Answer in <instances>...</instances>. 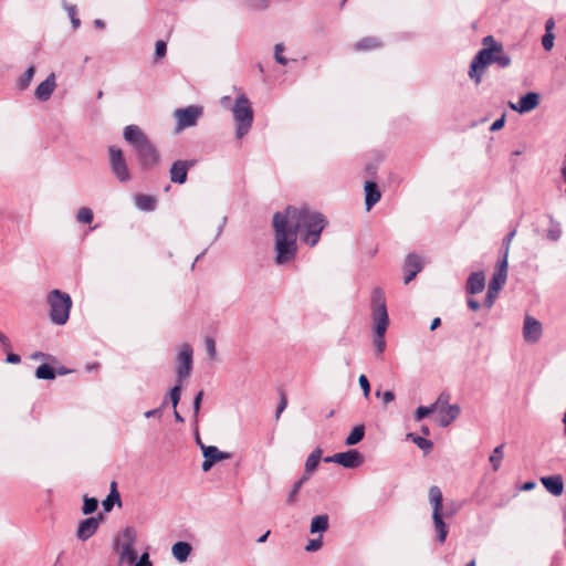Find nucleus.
<instances>
[{"label": "nucleus", "instance_id": "obj_8", "mask_svg": "<svg viewBox=\"0 0 566 566\" xmlns=\"http://www.w3.org/2000/svg\"><path fill=\"white\" fill-rule=\"evenodd\" d=\"M507 265L509 264L506 261V255H504L502 260L499 262L497 270L493 274L492 280L489 283L488 293L484 300V305L488 308H491L493 306L494 301L499 295V292L506 282Z\"/></svg>", "mask_w": 566, "mask_h": 566}, {"label": "nucleus", "instance_id": "obj_55", "mask_svg": "<svg viewBox=\"0 0 566 566\" xmlns=\"http://www.w3.org/2000/svg\"><path fill=\"white\" fill-rule=\"evenodd\" d=\"M202 397H203V392L202 391H199L195 399H193V412L195 415L197 416L199 410H200V406H201V401H202Z\"/></svg>", "mask_w": 566, "mask_h": 566}, {"label": "nucleus", "instance_id": "obj_15", "mask_svg": "<svg viewBox=\"0 0 566 566\" xmlns=\"http://www.w3.org/2000/svg\"><path fill=\"white\" fill-rule=\"evenodd\" d=\"M539 94L536 92H528L520 97L517 103H510L511 109L521 114L528 113L536 108L539 104Z\"/></svg>", "mask_w": 566, "mask_h": 566}, {"label": "nucleus", "instance_id": "obj_54", "mask_svg": "<svg viewBox=\"0 0 566 566\" xmlns=\"http://www.w3.org/2000/svg\"><path fill=\"white\" fill-rule=\"evenodd\" d=\"M504 124H505V115L503 114L500 118H497L496 120L493 122V124L490 127V130H492V132L500 130L501 128H503Z\"/></svg>", "mask_w": 566, "mask_h": 566}, {"label": "nucleus", "instance_id": "obj_50", "mask_svg": "<svg viewBox=\"0 0 566 566\" xmlns=\"http://www.w3.org/2000/svg\"><path fill=\"white\" fill-rule=\"evenodd\" d=\"M287 406V399H286V396L284 392H281L280 395V401H279V405H277V408H276V415H275V418L279 419L281 413L284 411V409L286 408Z\"/></svg>", "mask_w": 566, "mask_h": 566}, {"label": "nucleus", "instance_id": "obj_44", "mask_svg": "<svg viewBox=\"0 0 566 566\" xmlns=\"http://www.w3.org/2000/svg\"><path fill=\"white\" fill-rule=\"evenodd\" d=\"M284 45L282 43H277L274 46V57L275 61L282 65L287 64V60L283 56Z\"/></svg>", "mask_w": 566, "mask_h": 566}, {"label": "nucleus", "instance_id": "obj_58", "mask_svg": "<svg viewBox=\"0 0 566 566\" xmlns=\"http://www.w3.org/2000/svg\"><path fill=\"white\" fill-rule=\"evenodd\" d=\"M394 399H395V395H394V392H392V391L387 390V391H385V392L382 394V402H384L385 405H387V403L391 402Z\"/></svg>", "mask_w": 566, "mask_h": 566}, {"label": "nucleus", "instance_id": "obj_45", "mask_svg": "<svg viewBox=\"0 0 566 566\" xmlns=\"http://www.w3.org/2000/svg\"><path fill=\"white\" fill-rule=\"evenodd\" d=\"M323 545V538L322 535L317 538L310 539L307 545L305 546L306 552H316L318 551Z\"/></svg>", "mask_w": 566, "mask_h": 566}, {"label": "nucleus", "instance_id": "obj_39", "mask_svg": "<svg viewBox=\"0 0 566 566\" xmlns=\"http://www.w3.org/2000/svg\"><path fill=\"white\" fill-rule=\"evenodd\" d=\"M307 481V475H303L295 484L293 485L292 490L290 491L287 495V503L292 504L295 502L296 496L303 486V484Z\"/></svg>", "mask_w": 566, "mask_h": 566}, {"label": "nucleus", "instance_id": "obj_35", "mask_svg": "<svg viewBox=\"0 0 566 566\" xmlns=\"http://www.w3.org/2000/svg\"><path fill=\"white\" fill-rule=\"evenodd\" d=\"M34 74H35V67L33 65L29 66L27 69V71L24 72V74L18 80L19 90H21V91L27 90L30 86Z\"/></svg>", "mask_w": 566, "mask_h": 566}, {"label": "nucleus", "instance_id": "obj_1", "mask_svg": "<svg viewBox=\"0 0 566 566\" xmlns=\"http://www.w3.org/2000/svg\"><path fill=\"white\" fill-rule=\"evenodd\" d=\"M325 217L306 207L289 206L284 211L273 216L275 263L279 265L293 261L297 253V235L314 247L326 227Z\"/></svg>", "mask_w": 566, "mask_h": 566}, {"label": "nucleus", "instance_id": "obj_38", "mask_svg": "<svg viewBox=\"0 0 566 566\" xmlns=\"http://www.w3.org/2000/svg\"><path fill=\"white\" fill-rule=\"evenodd\" d=\"M408 438H410L417 447H419L421 450H423L426 452H428L432 449V446H433L432 442L426 438L416 436L413 433H409Z\"/></svg>", "mask_w": 566, "mask_h": 566}, {"label": "nucleus", "instance_id": "obj_19", "mask_svg": "<svg viewBox=\"0 0 566 566\" xmlns=\"http://www.w3.org/2000/svg\"><path fill=\"white\" fill-rule=\"evenodd\" d=\"M447 402L448 400L446 402L440 403L441 408L439 410V423L441 427H448L452 421H454L459 417L461 412L460 407L458 405H448Z\"/></svg>", "mask_w": 566, "mask_h": 566}, {"label": "nucleus", "instance_id": "obj_5", "mask_svg": "<svg viewBox=\"0 0 566 566\" xmlns=\"http://www.w3.org/2000/svg\"><path fill=\"white\" fill-rule=\"evenodd\" d=\"M231 112L235 123V137L241 139L250 132L254 117L251 102L243 93L235 97Z\"/></svg>", "mask_w": 566, "mask_h": 566}, {"label": "nucleus", "instance_id": "obj_31", "mask_svg": "<svg viewBox=\"0 0 566 566\" xmlns=\"http://www.w3.org/2000/svg\"><path fill=\"white\" fill-rule=\"evenodd\" d=\"M116 551L119 554V560L122 563H127V564L132 565L137 559V553H136L134 546H120V547H116Z\"/></svg>", "mask_w": 566, "mask_h": 566}, {"label": "nucleus", "instance_id": "obj_14", "mask_svg": "<svg viewBox=\"0 0 566 566\" xmlns=\"http://www.w3.org/2000/svg\"><path fill=\"white\" fill-rule=\"evenodd\" d=\"M542 332V323L538 319L527 315L523 325L524 340L530 344H535L539 340Z\"/></svg>", "mask_w": 566, "mask_h": 566}, {"label": "nucleus", "instance_id": "obj_9", "mask_svg": "<svg viewBox=\"0 0 566 566\" xmlns=\"http://www.w3.org/2000/svg\"><path fill=\"white\" fill-rule=\"evenodd\" d=\"M202 114L203 108L197 105L175 109L174 117L176 118V130L181 132L188 127L196 126Z\"/></svg>", "mask_w": 566, "mask_h": 566}, {"label": "nucleus", "instance_id": "obj_63", "mask_svg": "<svg viewBox=\"0 0 566 566\" xmlns=\"http://www.w3.org/2000/svg\"><path fill=\"white\" fill-rule=\"evenodd\" d=\"M441 324V319L439 317H436L432 322H431V325H430V329L431 331H434L436 328H438V326H440Z\"/></svg>", "mask_w": 566, "mask_h": 566}, {"label": "nucleus", "instance_id": "obj_60", "mask_svg": "<svg viewBox=\"0 0 566 566\" xmlns=\"http://www.w3.org/2000/svg\"><path fill=\"white\" fill-rule=\"evenodd\" d=\"M555 27V21L553 18L548 19L545 23V30H546V33H553V29Z\"/></svg>", "mask_w": 566, "mask_h": 566}, {"label": "nucleus", "instance_id": "obj_24", "mask_svg": "<svg viewBox=\"0 0 566 566\" xmlns=\"http://www.w3.org/2000/svg\"><path fill=\"white\" fill-rule=\"evenodd\" d=\"M192 551V547L187 542H177L171 547L172 556L179 562L184 563L188 559L190 553Z\"/></svg>", "mask_w": 566, "mask_h": 566}, {"label": "nucleus", "instance_id": "obj_37", "mask_svg": "<svg viewBox=\"0 0 566 566\" xmlns=\"http://www.w3.org/2000/svg\"><path fill=\"white\" fill-rule=\"evenodd\" d=\"M244 6L252 11H264L270 6V0H244Z\"/></svg>", "mask_w": 566, "mask_h": 566}, {"label": "nucleus", "instance_id": "obj_59", "mask_svg": "<svg viewBox=\"0 0 566 566\" xmlns=\"http://www.w3.org/2000/svg\"><path fill=\"white\" fill-rule=\"evenodd\" d=\"M213 464L214 463L209 458H205V460L201 464L202 471L208 472L212 468Z\"/></svg>", "mask_w": 566, "mask_h": 566}, {"label": "nucleus", "instance_id": "obj_57", "mask_svg": "<svg viewBox=\"0 0 566 566\" xmlns=\"http://www.w3.org/2000/svg\"><path fill=\"white\" fill-rule=\"evenodd\" d=\"M6 360H7V363H9V364H19V363L21 361V358H20V356H19V355H17V354L9 353V354L7 355V359H6Z\"/></svg>", "mask_w": 566, "mask_h": 566}, {"label": "nucleus", "instance_id": "obj_22", "mask_svg": "<svg viewBox=\"0 0 566 566\" xmlns=\"http://www.w3.org/2000/svg\"><path fill=\"white\" fill-rule=\"evenodd\" d=\"M485 277L483 272H473L467 282V292L469 294H478L484 290Z\"/></svg>", "mask_w": 566, "mask_h": 566}, {"label": "nucleus", "instance_id": "obj_25", "mask_svg": "<svg viewBox=\"0 0 566 566\" xmlns=\"http://www.w3.org/2000/svg\"><path fill=\"white\" fill-rule=\"evenodd\" d=\"M117 503L118 506L122 505L120 495L117 491V484L115 481L111 483V492L107 497L102 502L103 510L105 512H111L114 504Z\"/></svg>", "mask_w": 566, "mask_h": 566}, {"label": "nucleus", "instance_id": "obj_3", "mask_svg": "<svg viewBox=\"0 0 566 566\" xmlns=\"http://www.w3.org/2000/svg\"><path fill=\"white\" fill-rule=\"evenodd\" d=\"M482 44L483 49L473 57L469 70V76L475 84L481 83L484 71L491 63H495L502 69L511 64V57L504 52L503 45L496 42L492 35L485 36Z\"/></svg>", "mask_w": 566, "mask_h": 566}, {"label": "nucleus", "instance_id": "obj_18", "mask_svg": "<svg viewBox=\"0 0 566 566\" xmlns=\"http://www.w3.org/2000/svg\"><path fill=\"white\" fill-rule=\"evenodd\" d=\"M56 87L55 74L51 73L43 82H41L34 92L35 97L39 101H48Z\"/></svg>", "mask_w": 566, "mask_h": 566}, {"label": "nucleus", "instance_id": "obj_13", "mask_svg": "<svg viewBox=\"0 0 566 566\" xmlns=\"http://www.w3.org/2000/svg\"><path fill=\"white\" fill-rule=\"evenodd\" d=\"M196 164V159L176 160L172 163L169 170L170 180L178 185L185 184L189 169L192 168Z\"/></svg>", "mask_w": 566, "mask_h": 566}, {"label": "nucleus", "instance_id": "obj_27", "mask_svg": "<svg viewBox=\"0 0 566 566\" xmlns=\"http://www.w3.org/2000/svg\"><path fill=\"white\" fill-rule=\"evenodd\" d=\"M156 198L149 195L135 196V206L142 211H154L156 208Z\"/></svg>", "mask_w": 566, "mask_h": 566}, {"label": "nucleus", "instance_id": "obj_34", "mask_svg": "<svg viewBox=\"0 0 566 566\" xmlns=\"http://www.w3.org/2000/svg\"><path fill=\"white\" fill-rule=\"evenodd\" d=\"M503 449L504 444L497 446L489 458L493 471H497L501 467L502 460L504 458Z\"/></svg>", "mask_w": 566, "mask_h": 566}, {"label": "nucleus", "instance_id": "obj_2", "mask_svg": "<svg viewBox=\"0 0 566 566\" xmlns=\"http://www.w3.org/2000/svg\"><path fill=\"white\" fill-rule=\"evenodd\" d=\"M123 137L136 153L137 163L143 170H151L159 166L160 151L139 126L127 125Z\"/></svg>", "mask_w": 566, "mask_h": 566}, {"label": "nucleus", "instance_id": "obj_21", "mask_svg": "<svg viewBox=\"0 0 566 566\" xmlns=\"http://www.w3.org/2000/svg\"><path fill=\"white\" fill-rule=\"evenodd\" d=\"M380 191L375 181H367L365 185V205L369 211L380 200Z\"/></svg>", "mask_w": 566, "mask_h": 566}, {"label": "nucleus", "instance_id": "obj_16", "mask_svg": "<svg viewBox=\"0 0 566 566\" xmlns=\"http://www.w3.org/2000/svg\"><path fill=\"white\" fill-rule=\"evenodd\" d=\"M98 525V517H87L81 521L76 530V537L83 542L87 541L97 532Z\"/></svg>", "mask_w": 566, "mask_h": 566}, {"label": "nucleus", "instance_id": "obj_7", "mask_svg": "<svg viewBox=\"0 0 566 566\" xmlns=\"http://www.w3.org/2000/svg\"><path fill=\"white\" fill-rule=\"evenodd\" d=\"M442 493L439 486L432 485L429 489V502L432 505V523L436 533V541L440 544L446 542L449 527L443 521L442 514Z\"/></svg>", "mask_w": 566, "mask_h": 566}, {"label": "nucleus", "instance_id": "obj_36", "mask_svg": "<svg viewBox=\"0 0 566 566\" xmlns=\"http://www.w3.org/2000/svg\"><path fill=\"white\" fill-rule=\"evenodd\" d=\"M35 377L38 379H48V380H52L55 378V371L54 369L48 365V364H42L40 365L36 370H35Z\"/></svg>", "mask_w": 566, "mask_h": 566}, {"label": "nucleus", "instance_id": "obj_33", "mask_svg": "<svg viewBox=\"0 0 566 566\" xmlns=\"http://www.w3.org/2000/svg\"><path fill=\"white\" fill-rule=\"evenodd\" d=\"M380 46V41L374 36H367L355 43L354 50L356 51H365L371 50Z\"/></svg>", "mask_w": 566, "mask_h": 566}, {"label": "nucleus", "instance_id": "obj_61", "mask_svg": "<svg viewBox=\"0 0 566 566\" xmlns=\"http://www.w3.org/2000/svg\"><path fill=\"white\" fill-rule=\"evenodd\" d=\"M0 343L3 345V347L6 349L10 348V346H11L9 338L1 332H0Z\"/></svg>", "mask_w": 566, "mask_h": 566}, {"label": "nucleus", "instance_id": "obj_29", "mask_svg": "<svg viewBox=\"0 0 566 566\" xmlns=\"http://www.w3.org/2000/svg\"><path fill=\"white\" fill-rule=\"evenodd\" d=\"M328 530V515L321 514L312 518L310 531L314 533H323Z\"/></svg>", "mask_w": 566, "mask_h": 566}, {"label": "nucleus", "instance_id": "obj_17", "mask_svg": "<svg viewBox=\"0 0 566 566\" xmlns=\"http://www.w3.org/2000/svg\"><path fill=\"white\" fill-rule=\"evenodd\" d=\"M422 270L421 259L416 254L407 255L403 264V282L406 284L410 283L416 275Z\"/></svg>", "mask_w": 566, "mask_h": 566}, {"label": "nucleus", "instance_id": "obj_62", "mask_svg": "<svg viewBox=\"0 0 566 566\" xmlns=\"http://www.w3.org/2000/svg\"><path fill=\"white\" fill-rule=\"evenodd\" d=\"M468 306L472 310V311H478L480 308V303L473 298H469L468 300Z\"/></svg>", "mask_w": 566, "mask_h": 566}, {"label": "nucleus", "instance_id": "obj_23", "mask_svg": "<svg viewBox=\"0 0 566 566\" xmlns=\"http://www.w3.org/2000/svg\"><path fill=\"white\" fill-rule=\"evenodd\" d=\"M201 450H202L203 458H209L213 463L223 461V460H228L232 457L231 453L220 451L214 446L201 444Z\"/></svg>", "mask_w": 566, "mask_h": 566}, {"label": "nucleus", "instance_id": "obj_53", "mask_svg": "<svg viewBox=\"0 0 566 566\" xmlns=\"http://www.w3.org/2000/svg\"><path fill=\"white\" fill-rule=\"evenodd\" d=\"M562 235V230L559 229V227H555V228H552L547 231V239L552 240V241H557Z\"/></svg>", "mask_w": 566, "mask_h": 566}, {"label": "nucleus", "instance_id": "obj_20", "mask_svg": "<svg viewBox=\"0 0 566 566\" xmlns=\"http://www.w3.org/2000/svg\"><path fill=\"white\" fill-rule=\"evenodd\" d=\"M541 482L551 494L555 496L562 495L564 491V482L560 475L543 476Z\"/></svg>", "mask_w": 566, "mask_h": 566}, {"label": "nucleus", "instance_id": "obj_10", "mask_svg": "<svg viewBox=\"0 0 566 566\" xmlns=\"http://www.w3.org/2000/svg\"><path fill=\"white\" fill-rule=\"evenodd\" d=\"M109 166L113 175L119 182L130 180V172L122 149L116 146L108 147Z\"/></svg>", "mask_w": 566, "mask_h": 566}, {"label": "nucleus", "instance_id": "obj_43", "mask_svg": "<svg viewBox=\"0 0 566 566\" xmlns=\"http://www.w3.org/2000/svg\"><path fill=\"white\" fill-rule=\"evenodd\" d=\"M67 14L71 19L72 25L74 29H77L81 24L80 19L76 17V7L74 4L65 6Z\"/></svg>", "mask_w": 566, "mask_h": 566}, {"label": "nucleus", "instance_id": "obj_64", "mask_svg": "<svg viewBox=\"0 0 566 566\" xmlns=\"http://www.w3.org/2000/svg\"><path fill=\"white\" fill-rule=\"evenodd\" d=\"M94 24H95V27H96V28H98V29H103V28L105 27L104 21H103V20H101V19H96V20L94 21Z\"/></svg>", "mask_w": 566, "mask_h": 566}, {"label": "nucleus", "instance_id": "obj_12", "mask_svg": "<svg viewBox=\"0 0 566 566\" xmlns=\"http://www.w3.org/2000/svg\"><path fill=\"white\" fill-rule=\"evenodd\" d=\"M365 461L364 455L355 450H348L345 452L335 453L331 457L324 458L326 463H337L346 469H354L360 467Z\"/></svg>", "mask_w": 566, "mask_h": 566}, {"label": "nucleus", "instance_id": "obj_49", "mask_svg": "<svg viewBox=\"0 0 566 566\" xmlns=\"http://www.w3.org/2000/svg\"><path fill=\"white\" fill-rule=\"evenodd\" d=\"M206 349H207V353L209 355V357L211 359H214L216 356H217V350H216V343L212 338L208 337L206 339Z\"/></svg>", "mask_w": 566, "mask_h": 566}, {"label": "nucleus", "instance_id": "obj_52", "mask_svg": "<svg viewBox=\"0 0 566 566\" xmlns=\"http://www.w3.org/2000/svg\"><path fill=\"white\" fill-rule=\"evenodd\" d=\"M167 405V400H164L161 406L159 408H156V409H151V410H148L144 413V416L146 418H151V417H161V412H163V409L166 407Z\"/></svg>", "mask_w": 566, "mask_h": 566}, {"label": "nucleus", "instance_id": "obj_4", "mask_svg": "<svg viewBox=\"0 0 566 566\" xmlns=\"http://www.w3.org/2000/svg\"><path fill=\"white\" fill-rule=\"evenodd\" d=\"M371 310L375 323L374 345L378 354L384 353L386 348L385 333L387 331L389 318L387 313L385 294L380 289H375L371 294Z\"/></svg>", "mask_w": 566, "mask_h": 566}, {"label": "nucleus", "instance_id": "obj_28", "mask_svg": "<svg viewBox=\"0 0 566 566\" xmlns=\"http://www.w3.org/2000/svg\"><path fill=\"white\" fill-rule=\"evenodd\" d=\"M136 531L132 526H127L122 531V534L116 542V547L120 546H134L136 542Z\"/></svg>", "mask_w": 566, "mask_h": 566}, {"label": "nucleus", "instance_id": "obj_42", "mask_svg": "<svg viewBox=\"0 0 566 566\" xmlns=\"http://www.w3.org/2000/svg\"><path fill=\"white\" fill-rule=\"evenodd\" d=\"M180 395H181V386L180 384L176 385L175 387H172L169 391V399L171 401V405L174 407V409L177 408V405L180 400Z\"/></svg>", "mask_w": 566, "mask_h": 566}, {"label": "nucleus", "instance_id": "obj_32", "mask_svg": "<svg viewBox=\"0 0 566 566\" xmlns=\"http://www.w3.org/2000/svg\"><path fill=\"white\" fill-rule=\"evenodd\" d=\"M365 437V427L364 424L355 426L350 433L345 439L346 446H355L359 443Z\"/></svg>", "mask_w": 566, "mask_h": 566}, {"label": "nucleus", "instance_id": "obj_47", "mask_svg": "<svg viewBox=\"0 0 566 566\" xmlns=\"http://www.w3.org/2000/svg\"><path fill=\"white\" fill-rule=\"evenodd\" d=\"M554 34L553 33H545L542 38V45L545 51H551L554 46Z\"/></svg>", "mask_w": 566, "mask_h": 566}, {"label": "nucleus", "instance_id": "obj_40", "mask_svg": "<svg viewBox=\"0 0 566 566\" xmlns=\"http://www.w3.org/2000/svg\"><path fill=\"white\" fill-rule=\"evenodd\" d=\"M93 211L90 208L83 207L80 208L76 213V220L80 223H91L93 221Z\"/></svg>", "mask_w": 566, "mask_h": 566}, {"label": "nucleus", "instance_id": "obj_48", "mask_svg": "<svg viewBox=\"0 0 566 566\" xmlns=\"http://www.w3.org/2000/svg\"><path fill=\"white\" fill-rule=\"evenodd\" d=\"M515 234H516V230L514 229V230L510 231L506 234V237L503 239V243H502V247L504 249L503 256L509 255L510 245H511V242H512L513 238L515 237Z\"/></svg>", "mask_w": 566, "mask_h": 566}, {"label": "nucleus", "instance_id": "obj_46", "mask_svg": "<svg viewBox=\"0 0 566 566\" xmlns=\"http://www.w3.org/2000/svg\"><path fill=\"white\" fill-rule=\"evenodd\" d=\"M167 53V44L163 40H158L155 44L156 59H163Z\"/></svg>", "mask_w": 566, "mask_h": 566}, {"label": "nucleus", "instance_id": "obj_6", "mask_svg": "<svg viewBox=\"0 0 566 566\" xmlns=\"http://www.w3.org/2000/svg\"><path fill=\"white\" fill-rule=\"evenodd\" d=\"M46 302L51 322L55 325L66 324L73 304L71 296L66 292L54 289L48 293Z\"/></svg>", "mask_w": 566, "mask_h": 566}, {"label": "nucleus", "instance_id": "obj_51", "mask_svg": "<svg viewBox=\"0 0 566 566\" xmlns=\"http://www.w3.org/2000/svg\"><path fill=\"white\" fill-rule=\"evenodd\" d=\"M358 382L364 391V396L366 398H368L369 396V392H370V385H369V381L367 379V377L365 375H360L359 376V379H358Z\"/></svg>", "mask_w": 566, "mask_h": 566}, {"label": "nucleus", "instance_id": "obj_26", "mask_svg": "<svg viewBox=\"0 0 566 566\" xmlns=\"http://www.w3.org/2000/svg\"><path fill=\"white\" fill-rule=\"evenodd\" d=\"M449 396H444L443 394L439 396L436 403H432L431 406H421L418 407L415 413V419L417 421L422 420L424 417L429 416L433 411L437 410V406L439 403L446 402L448 400Z\"/></svg>", "mask_w": 566, "mask_h": 566}, {"label": "nucleus", "instance_id": "obj_56", "mask_svg": "<svg viewBox=\"0 0 566 566\" xmlns=\"http://www.w3.org/2000/svg\"><path fill=\"white\" fill-rule=\"evenodd\" d=\"M135 566H153L151 562L149 560L148 554L144 553L138 562H135Z\"/></svg>", "mask_w": 566, "mask_h": 566}, {"label": "nucleus", "instance_id": "obj_11", "mask_svg": "<svg viewBox=\"0 0 566 566\" xmlns=\"http://www.w3.org/2000/svg\"><path fill=\"white\" fill-rule=\"evenodd\" d=\"M192 363H193V349L189 344H184L180 346L179 352L177 354V368L176 376L177 381L181 384L184 380L189 378L192 371Z\"/></svg>", "mask_w": 566, "mask_h": 566}, {"label": "nucleus", "instance_id": "obj_41", "mask_svg": "<svg viewBox=\"0 0 566 566\" xmlns=\"http://www.w3.org/2000/svg\"><path fill=\"white\" fill-rule=\"evenodd\" d=\"M97 506H98V501L95 497H87V496H85L84 497L83 507H82V512L85 515L92 514L93 512L96 511Z\"/></svg>", "mask_w": 566, "mask_h": 566}, {"label": "nucleus", "instance_id": "obj_30", "mask_svg": "<svg viewBox=\"0 0 566 566\" xmlns=\"http://www.w3.org/2000/svg\"><path fill=\"white\" fill-rule=\"evenodd\" d=\"M321 455H322V450L321 449H315L307 457L306 462H305V472H304V475H307V479L316 470V468H317V465L319 463V460H321Z\"/></svg>", "mask_w": 566, "mask_h": 566}]
</instances>
